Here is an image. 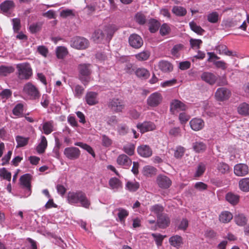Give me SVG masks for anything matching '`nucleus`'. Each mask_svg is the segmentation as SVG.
Returning a JSON list of instances; mask_svg holds the SVG:
<instances>
[{
	"instance_id": "nucleus-52",
	"label": "nucleus",
	"mask_w": 249,
	"mask_h": 249,
	"mask_svg": "<svg viewBox=\"0 0 249 249\" xmlns=\"http://www.w3.org/2000/svg\"><path fill=\"white\" fill-rule=\"evenodd\" d=\"M156 169L150 166H145L143 168V174L144 176H149L155 173Z\"/></svg>"
},
{
	"instance_id": "nucleus-15",
	"label": "nucleus",
	"mask_w": 249,
	"mask_h": 249,
	"mask_svg": "<svg viewBox=\"0 0 249 249\" xmlns=\"http://www.w3.org/2000/svg\"><path fill=\"white\" fill-rule=\"evenodd\" d=\"M201 78L203 81L211 85L214 84L217 79V76L210 72H204L201 75Z\"/></svg>"
},
{
	"instance_id": "nucleus-33",
	"label": "nucleus",
	"mask_w": 249,
	"mask_h": 249,
	"mask_svg": "<svg viewBox=\"0 0 249 249\" xmlns=\"http://www.w3.org/2000/svg\"><path fill=\"white\" fill-rule=\"evenodd\" d=\"M232 214L229 212L222 213L219 215V220L224 223L229 222L232 218Z\"/></svg>"
},
{
	"instance_id": "nucleus-39",
	"label": "nucleus",
	"mask_w": 249,
	"mask_h": 249,
	"mask_svg": "<svg viewBox=\"0 0 249 249\" xmlns=\"http://www.w3.org/2000/svg\"><path fill=\"white\" fill-rule=\"evenodd\" d=\"M109 184L112 189H118L122 187V182L116 178H113L110 179Z\"/></svg>"
},
{
	"instance_id": "nucleus-50",
	"label": "nucleus",
	"mask_w": 249,
	"mask_h": 249,
	"mask_svg": "<svg viewBox=\"0 0 249 249\" xmlns=\"http://www.w3.org/2000/svg\"><path fill=\"white\" fill-rule=\"evenodd\" d=\"M28 138H24L23 137L18 136L16 137V141L18 143L17 147H22L26 145L28 142Z\"/></svg>"
},
{
	"instance_id": "nucleus-49",
	"label": "nucleus",
	"mask_w": 249,
	"mask_h": 249,
	"mask_svg": "<svg viewBox=\"0 0 249 249\" xmlns=\"http://www.w3.org/2000/svg\"><path fill=\"white\" fill-rule=\"evenodd\" d=\"M173 13L178 16H183L186 14V10L182 7L175 6L172 9Z\"/></svg>"
},
{
	"instance_id": "nucleus-18",
	"label": "nucleus",
	"mask_w": 249,
	"mask_h": 249,
	"mask_svg": "<svg viewBox=\"0 0 249 249\" xmlns=\"http://www.w3.org/2000/svg\"><path fill=\"white\" fill-rule=\"evenodd\" d=\"M138 154L144 158L150 157L152 155V150L151 148L146 145H142L137 148Z\"/></svg>"
},
{
	"instance_id": "nucleus-61",
	"label": "nucleus",
	"mask_w": 249,
	"mask_h": 249,
	"mask_svg": "<svg viewBox=\"0 0 249 249\" xmlns=\"http://www.w3.org/2000/svg\"><path fill=\"white\" fill-rule=\"evenodd\" d=\"M151 210L156 213L157 216H158V215H159L163 214L161 213L163 211V208L159 205H155L151 207Z\"/></svg>"
},
{
	"instance_id": "nucleus-7",
	"label": "nucleus",
	"mask_w": 249,
	"mask_h": 249,
	"mask_svg": "<svg viewBox=\"0 0 249 249\" xmlns=\"http://www.w3.org/2000/svg\"><path fill=\"white\" fill-rule=\"evenodd\" d=\"M162 97L160 93L156 92L151 94L147 99V104L151 107H156L160 104Z\"/></svg>"
},
{
	"instance_id": "nucleus-44",
	"label": "nucleus",
	"mask_w": 249,
	"mask_h": 249,
	"mask_svg": "<svg viewBox=\"0 0 249 249\" xmlns=\"http://www.w3.org/2000/svg\"><path fill=\"white\" fill-rule=\"evenodd\" d=\"M150 55V53L148 51L142 52L135 55V57L139 61H145L147 60Z\"/></svg>"
},
{
	"instance_id": "nucleus-20",
	"label": "nucleus",
	"mask_w": 249,
	"mask_h": 249,
	"mask_svg": "<svg viewBox=\"0 0 249 249\" xmlns=\"http://www.w3.org/2000/svg\"><path fill=\"white\" fill-rule=\"evenodd\" d=\"M23 90L25 92L33 98H35L38 96L39 93L36 88L30 83L24 86Z\"/></svg>"
},
{
	"instance_id": "nucleus-12",
	"label": "nucleus",
	"mask_w": 249,
	"mask_h": 249,
	"mask_svg": "<svg viewBox=\"0 0 249 249\" xmlns=\"http://www.w3.org/2000/svg\"><path fill=\"white\" fill-rule=\"evenodd\" d=\"M249 173V167L247 165L243 163L236 164L234 167V173L238 177L244 176Z\"/></svg>"
},
{
	"instance_id": "nucleus-42",
	"label": "nucleus",
	"mask_w": 249,
	"mask_h": 249,
	"mask_svg": "<svg viewBox=\"0 0 249 249\" xmlns=\"http://www.w3.org/2000/svg\"><path fill=\"white\" fill-rule=\"evenodd\" d=\"M76 146H78L86 150L89 154H90L93 157H95V154L92 149V148L89 145L86 143H84L82 142H77L74 143Z\"/></svg>"
},
{
	"instance_id": "nucleus-26",
	"label": "nucleus",
	"mask_w": 249,
	"mask_h": 249,
	"mask_svg": "<svg viewBox=\"0 0 249 249\" xmlns=\"http://www.w3.org/2000/svg\"><path fill=\"white\" fill-rule=\"evenodd\" d=\"M225 198L232 205H236L239 201V196L231 192L228 193L225 196Z\"/></svg>"
},
{
	"instance_id": "nucleus-23",
	"label": "nucleus",
	"mask_w": 249,
	"mask_h": 249,
	"mask_svg": "<svg viewBox=\"0 0 249 249\" xmlns=\"http://www.w3.org/2000/svg\"><path fill=\"white\" fill-rule=\"evenodd\" d=\"M170 245L176 248H179L183 244V238L178 235L171 236L169 239Z\"/></svg>"
},
{
	"instance_id": "nucleus-27",
	"label": "nucleus",
	"mask_w": 249,
	"mask_h": 249,
	"mask_svg": "<svg viewBox=\"0 0 249 249\" xmlns=\"http://www.w3.org/2000/svg\"><path fill=\"white\" fill-rule=\"evenodd\" d=\"M237 112L243 116H249V104L245 102L241 103L237 107Z\"/></svg>"
},
{
	"instance_id": "nucleus-30",
	"label": "nucleus",
	"mask_w": 249,
	"mask_h": 249,
	"mask_svg": "<svg viewBox=\"0 0 249 249\" xmlns=\"http://www.w3.org/2000/svg\"><path fill=\"white\" fill-rule=\"evenodd\" d=\"M15 71V68L13 66H0V76H6L9 74L13 73Z\"/></svg>"
},
{
	"instance_id": "nucleus-21",
	"label": "nucleus",
	"mask_w": 249,
	"mask_h": 249,
	"mask_svg": "<svg viewBox=\"0 0 249 249\" xmlns=\"http://www.w3.org/2000/svg\"><path fill=\"white\" fill-rule=\"evenodd\" d=\"M117 163L121 166L128 167L132 163L131 160L126 155H120L117 159Z\"/></svg>"
},
{
	"instance_id": "nucleus-37",
	"label": "nucleus",
	"mask_w": 249,
	"mask_h": 249,
	"mask_svg": "<svg viewBox=\"0 0 249 249\" xmlns=\"http://www.w3.org/2000/svg\"><path fill=\"white\" fill-rule=\"evenodd\" d=\"M193 147L194 150L197 153L203 152L206 148V144L201 142H196L193 143Z\"/></svg>"
},
{
	"instance_id": "nucleus-3",
	"label": "nucleus",
	"mask_w": 249,
	"mask_h": 249,
	"mask_svg": "<svg viewBox=\"0 0 249 249\" xmlns=\"http://www.w3.org/2000/svg\"><path fill=\"white\" fill-rule=\"evenodd\" d=\"M107 106L113 112L119 113L123 111L125 105L123 100L118 98H113L109 100Z\"/></svg>"
},
{
	"instance_id": "nucleus-36",
	"label": "nucleus",
	"mask_w": 249,
	"mask_h": 249,
	"mask_svg": "<svg viewBox=\"0 0 249 249\" xmlns=\"http://www.w3.org/2000/svg\"><path fill=\"white\" fill-rule=\"evenodd\" d=\"M135 73L138 77L144 79L148 78L150 76L149 72L144 68L138 69L136 71Z\"/></svg>"
},
{
	"instance_id": "nucleus-5",
	"label": "nucleus",
	"mask_w": 249,
	"mask_h": 249,
	"mask_svg": "<svg viewBox=\"0 0 249 249\" xmlns=\"http://www.w3.org/2000/svg\"><path fill=\"white\" fill-rule=\"evenodd\" d=\"M71 45L74 48L83 50L88 47L89 41L85 37L76 36L71 40Z\"/></svg>"
},
{
	"instance_id": "nucleus-38",
	"label": "nucleus",
	"mask_w": 249,
	"mask_h": 249,
	"mask_svg": "<svg viewBox=\"0 0 249 249\" xmlns=\"http://www.w3.org/2000/svg\"><path fill=\"white\" fill-rule=\"evenodd\" d=\"M115 211H118L117 213L118 217L120 222H124V219L128 215V212L122 208H119Z\"/></svg>"
},
{
	"instance_id": "nucleus-10",
	"label": "nucleus",
	"mask_w": 249,
	"mask_h": 249,
	"mask_svg": "<svg viewBox=\"0 0 249 249\" xmlns=\"http://www.w3.org/2000/svg\"><path fill=\"white\" fill-rule=\"evenodd\" d=\"M156 182L159 187L162 189L168 188L172 184V181L168 177L162 175L158 176Z\"/></svg>"
},
{
	"instance_id": "nucleus-59",
	"label": "nucleus",
	"mask_w": 249,
	"mask_h": 249,
	"mask_svg": "<svg viewBox=\"0 0 249 249\" xmlns=\"http://www.w3.org/2000/svg\"><path fill=\"white\" fill-rule=\"evenodd\" d=\"M84 89L80 85H76L75 87L74 95L77 98H80L84 93Z\"/></svg>"
},
{
	"instance_id": "nucleus-63",
	"label": "nucleus",
	"mask_w": 249,
	"mask_h": 249,
	"mask_svg": "<svg viewBox=\"0 0 249 249\" xmlns=\"http://www.w3.org/2000/svg\"><path fill=\"white\" fill-rule=\"evenodd\" d=\"M153 237L154 238L156 244L158 246H160L162 244L163 239L166 237V235H162L161 234H152Z\"/></svg>"
},
{
	"instance_id": "nucleus-24",
	"label": "nucleus",
	"mask_w": 249,
	"mask_h": 249,
	"mask_svg": "<svg viewBox=\"0 0 249 249\" xmlns=\"http://www.w3.org/2000/svg\"><path fill=\"white\" fill-rule=\"evenodd\" d=\"M190 124L192 129L198 131L203 127L204 122L200 119L195 118L190 121Z\"/></svg>"
},
{
	"instance_id": "nucleus-62",
	"label": "nucleus",
	"mask_w": 249,
	"mask_h": 249,
	"mask_svg": "<svg viewBox=\"0 0 249 249\" xmlns=\"http://www.w3.org/2000/svg\"><path fill=\"white\" fill-rule=\"evenodd\" d=\"M60 16L63 18H66L68 17H74L75 15L73 13V11L71 9L63 10L60 12Z\"/></svg>"
},
{
	"instance_id": "nucleus-13",
	"label": "nucleus",
	"mask_w": 249,
	"mask_h": 249,
	"mask_svg": "<svg viewBox=\"0 0 249 249\" xmlns=\"http://www.w3.org/2000/svg\"><path fill=\"white\" fill-rule=\"evenodd\" d=\"M117 28L115 25H108L104 28V33L105 35V39L109 42L111 39L114 33L117 30Z\"/></svg>"
},
{
	"instance_id": "nucleus-41",
	"label": "nucleus",
	"mask_w": 249,
	"mask_h": 249,
	"mask_svg": "<svg viewBox=\"0 0 249 249\" xmlns=\"http://www.w3.org/2000/svg\"><path fill=\"white\" fill-rule=\"evenodd\" d=\"M189 25L191 30L198 35H202L205 32L204 29L194 21L190 22Z\"/></svg>"
},
{
	"instance_id": "nucleus-17",
	"label": "nucleus",
	"mask_w": 249,
	"mask_h": 249,
	"mask_svg": "<svg viewBox=\"0 0 249 249\" xmlns=\"http://www.w3.org/2000/svg\"><path fill=\"white\" fill-rule=\"evenodd\" d=\"M170 220L166 214L158 215L157 216V224L160 228H165L169 225Z\"/></svg>"
},
{
	"instance_id": "nucleus-28",
	"label": "nucleus",
	"mask_w": 249,
	"mask_h": 249,
	"mask_svg": "<svg viewBox=\"0 0 249 249\" xmlns=\"http://www.w3.org/2000/svg\"><path fill=\"white\" fill-rule=\"evenodd\" d=\"M43 132L49 135L53 131V122L52 121L45 122L42 125Z\"/></svg>"
},
{
	"instance_id": "nucleus-58",
	"label": "nucleus",
	"mask_w": 249,
	"mask_h": 249,
	"mask_svg": "<svg viewBox=\"0 0 249 249\" xmlns=\"http://www.w3.org/2000/svg\"><path fill=\"white\" fill-rule=\"evenodd\" d=\"M188 220L186 218H183L177 226V230L185 231L188 228Z\"/></svg>"
},
{
	"instance_id": "nucleus-57",
	"label": "nucleus",
	"mask_w": 249,
	"mask_h": 249,
	"mask_svg": "<svg viewBox=\"0 0 249 249\" xmlns=\"http://www.w3.org/2000/svg\"><path fill=\"white\" fill-rule=\"evenodd\" d=\"M185 149L184 147L179 146L177 147L174 152V156L177 159L181 158L184 155Z\"/></svg>"
},
{
	"instance_id": "nucleus-54",
	"label": "nucleus",
	"mask_w": 249,
	"mask_h": 249,
	"mask_svg": "<svg viewBox=\"0 0 249 249\" xmlns=\"http://www.w3.org/2000/svg\"><path fill=\"white\" fill-rule=\"evenodd\" d=\"M42 23L38 22L31 24L29 27V30L31 33L35 34L39 31L41 28Z\"/></svg>"
},
{
	"instance_id": "nucleus-48",
	"label": "nucleus",
	"mask_w": 249,
	"mask_h": 249,
	"mask_svg": "<svg viewBox=\"0 0 249 249\" xmlns=\"http://www.w3.org/2000/svg\"><path fill=\"white\" fill-rule=\"evenodd\" d=\"M123 151L128 156H132L134 153L135 145L131 143H129L123 146Z\"/></svg>"
},
{
	"instance_id": "nucleus-55",
	"label": "nucleus",
	"mask_w": 249,
	"mask_h": 249,
	"mask_svg": "<svg viewBox=\"0 0 249 249\" xmlns=\"http://www.w3.org/2000/svg\"><path fill=\"white\" fill-rule=\"evenodd\" d=\"M206 169L205 165L204 163H199L195 174V177H199L201 176L205 172Z\"/></svg>"
},
{
	"instance_id": "nucleus-53",
	"label": "nucleus",
	"mask_w": 249,
	"mask_h": 249,
	"mask_svg": "<svg viewBox=\"0 0 249 249\" xmlns=\"http://www.w3.org/2000/svg\"><path fill=\"white\" fill-rule=\"evenodd\" d=\"M0 177L3 179L10 181L11 178V174L8 172L5 168L0 169Z\"/></svg>"
},
{
	"instance_id": "nucleus-45",
	"label": "nucleus",
	"mask_w": 249,
	"mask_h": 249,
	"mask_svg": "<svg viewBox=\"0 0 249 249\" xmlns=\"http://www.w3.org/2000/svg\"><path fill=\"white\" fill-rule=\"evenodd\" d=\"M184 46L181 44H176L172 49L171 51V54L176 57H178L179 55V52L183 50Z\"/></svg>"
},
{
	"instance_id": "nucleus-22",
	"label": "nucleus",
	"mask_w": 249,
	"mask_h": 249,
	"mask_svg": "<svg viewBox=\"0 0 249 249\" xmlns=\"http://www.w3.org/2000/svg\"><path fill=\"white\" fill-rule=\"evenodd\" d=\"M91 38L94 42L101 43L105 39V33L100 29L96 30L92 34Z\"/></svg>"
},
{
	"instance_id": "nucleus-4",
	"label": "nucleus",
	"mask_w": 249,
	"mask_h": 249,
	"mask_svg": "<svg viewBox=\"0 0 249 249\" xmlns=\"http://www.w3.org/2000/svg\"><path fill=\"white\" fill-rule=\"evenodd\" d=\"M78 70L81 75L80 80L85 85L89 81V76L91 73L90 65L89 64H81L78 66Z\"/></svg>"
},
{
	"instance_id": "nucleus-9",
	"label": "nucleus",
	"mask_w": 249,
	"mask_h": 249,
	"mask_svg": "<svg viewBox=\"0 0 249 249\" xmlns=\"http://www.w3.org/2000/svg\"><path fill=\"white\" fill-rule=\"evenodd\" d=\"M231 95L229 89L225 88H218L215 93V97L217 100L223 101L228 99Z\"/></svg>"
},
{
	"instance_id": "nucleus-11",
	"label": "nucleus",
	"mask_w": 249,
	"mask_h": 249,
	"mask_svg": "<svg viewBox=\"0 0 249 249\" xmlns=\"http://www.w3.org/2000/svg\"><path fill=\"white\" fill-rule=\"evenodd\" d=\"M31 178L32 176L29 174H24L20 178V181L21 185L27 189V196H29L31 194Z\"/></svg>"
},
{
	"instance_id": "nucleus-47",
	"label": "nucleus",
	"mask_w": 249,
	"mask_h": 249,
	"mask_svg": "<svg viewBox=\"0 0 249 249\" xmlns=\"http://www.w3.org/2000/svg\"><path fill=\"white\" fill-rule=\"evenodd\" d=\"M207 20L212 23H216L219 20V14L216 12H213L207 15Z\"/></svg>"
},
{
	"instance_id": "nucleus-19",
	"label": "nucleus",
	"mask_w": 249,
	"mask_h": 249,
	"mask_svg": "<svg viewBox=\"0 0 249 249\" xmlns=\"http://www.w3.org/2000/svg\"><path fill=\"white\" fill-rule=\"evenodd\" d=\"M97 96L98 94L95 92H88L85 96V100L87 103L90 106L97 104L98 103Z\"/></svg>"
},
{
	"instance_id": "nucleus-14",
	"label": "nucleus",
	"mask_w": 249,
	"mask_h": 249,
	"mask_svg": "<svg viewBox=\"0 0 249 249\" xmlns=\"http://www.w3.org/2000/svg\"><path fill=\"white\" fill-rule=\"evenodd\" d=\"M186 109V105L181 101L175 100L171 103L170 111L175 113V111L185 110Z\"/></svg>"
},
{
	"instance_id": "nucleus-25",
	"label": "nucleus",
	"mask_w": 249,
	"mask_h": 249,
	"mask_svg": "<svg viewBox=\"0 0 249 249\" xmlns=\"http://www.w3.org/2000/svg\"><path fill=\"white\" fill-rule=\"evenodd\" d=\"M159 68L164 72H169L173 70V67L171 63L167 61H160L158 64Z\"/></svg>"
},
{
	"instance_id": "nucleus-1",
	"label": "nucleus",
	"mask_w": 249,
	"mask_h": 249,
	"mask_svg": "<svg viewBox=\"0 0 249 249\" xmlns=\"http://www.w3.org/2000/svg\"><path fill=\"white\" fill-rule=\"evenodd\" d=\"M67 198L68 202L71 204L80 203L81 205L85 208H89L90 205V202L87 198L86 194L81 191L69 192L67 194Z\"/></svg>"
},
{
	"instance_id": "nucleus-60",
	"label": "nucleus",
	"mask_w": 249,
	"mask_h": 249,
	"mask_svg": "<svg viewBox=\"0 0 249 249\" xmlns=\"http://www.w3.org/2000/svg\"><path fill=\"white\" fill-rule=\"evenodd\" d=\"M169 134L174 137L179 136L181 135V130L179 127H173L170 129Z\"/></svg>"
},
{
	"instance_id": "nucleus-43",
	"label": "nucleus",
	"mask_w": 249,
	"mask_h": 249,
	"mask_svg": "<svg viewBox=\"0 0 249 249\" xmlns=\"http://www.w3.org/2000/svg\"><path fill=\"white\" fill-rule=\"evenodd\" d=\"M236 223L239 226H244L246 224L247 219L243 214H238L234 217Z\"/></svg>"
},
{
	"instance_id": "nucleus-34",
	"label": "nucleus",
	"mask_w": 249,
	"mask_h": 249,
	"mask_svg": "<svg viewBox=\"0 0 249 249\" xmlns=\"http://www.w3.org/2000/svg\"><path fill=\"white\" fill-rule=\"evenodd\" d=\"M216 168L218 172L222 174H227L230 171L229 165L223 162L218 163L216 166Z\"/></svg>"
},
{
	"instance_id": "nucleus-32",
	"label": "nucleus",
	"mask_w": 249,
	"mask_h": 249,
	"mask_svg": "<svg viewBox=\"0 0 249 249\" xmlns=\"http://www.w3.org/2000/svg\"><path fill=\"white\" fill-rule=\"evenodd\" d=\"M68 53V52L67 48L63 46H59L56 49V54L58 59L64 58Z\"/></svg>"
},
{
	"instance_id": "nucleus-64",
	"label": "nucleus",
	"mask_w": 249,
	"mask_h": 249,
	"mask_svg": "<svg viewBox=\"0 0 249 249\" xmlns=\"http://www.w3.org/2000/svg\"><path fill=\"white\" fill-rule=\"evenodd\" d=\"M102 141L103 145L106 147H108L112 144V140L105 135L102 136Z\"/></svg>"
},
{
	"instance_id": "nucleus-16",
	"label": "nucleus",
	"mask_w": 249,
	"mask_h": 249,
	"mask_svg": "<svg viewBox=\"0 0 249 249\" xmlns=\"http://www.w3.org/2000/svg\"><path fill=\"white\" fill-rule=\"evenodd\" d=\"M137 127L142 133L153 130L156 127L155 125L151 122H144L142 124H138Z\"/></svg>"
},
{
	"instance_id": "nucleus-56",
	"label": "nucleus",
	"mask_w": 249,
	"mask_h": 249,
	"mask_svg": "<svg viewBox=\"0 0 249 249\" xmlns=\"http://www.w3.org/2000/svg\"><path fill=\"white\" fill-rule=\"evenodd\" d=\"M23 106L21 104H17L13 109V113L16 116L20 115L23 111Z\"/></svg>"
},
{
	"instance_id": "nucleus-2",
	"label": "nucleus",
	"mask_w": 249,
	"mask_h": 249,
	"mask_svg": "<svg viewBox=\"0 0 249 249\" xmlns=\"http://www.w3.org/2000/svg\"><path fill=\"white\" fill-rule=\"evenodd\" d=\"M16 69L17 76L20 80H28L33 74L32 68L28 63L18 64Z\"/></svg>"
},
{
	"instance_id": "nucleus-6",
	"label": "nucleus",
	"mask_w": 249,
	"mask_h": 249,
	"mask_svg": "<svg viewBox=\"0 0 249 249\" xmlns=\"http://www.w3.org/2000/svg\"><path fill=\"white\" fill-rule=\"evenodd\" d=\"M64 154L69 160H74L80 157V151L75 147H67L64 149Z\"/></svg>"
},
{
	"instance_id": "nucleus-29",
	"label": "nucleus",
	"mask_w": 249,
	"mask_h": 249,
	"mask_svg": "<svg viewBox=\"0 0 249 249\" xmlns=\"http://www.w3.org/2000/svg\"><path fill=\"white\" fill-rule=\"evenodd\" d=\"M15 7V4L13 1L5 0L1 3L0 5V9L3 12H7Z\"/></svg>"
},
{
	"instance_id": "nucleus-46",
	"label": "nucleus",
	"mask_w": 249,
	"mask_h": 249,
	"mask_svg": "<svg viewBox=\"0 0 249 249\" xmlns=\"http://www.w3.org/2000/svg\"><path fill=\"white\" fill-rule=\"evenodd\" d=\"M126 188L130 192L136 191L140 187L139 183L137 182L134 181H127L126 185Z\"/></svg>"
},
{
	"instance_id": "nucleus-8",
	"label": "nucleus",
	"mask_w": 249,
	"mask_h": 249,
	"mask_svg": "<svg viewBox=\"0 0 249 249\" xmlns=\"http://www.w3.org/2000/svg\"><path fill=\"white\" fill-rule=\"evenodd\" d=\"M128 42L129 45L135 49L140 48L143 43L142 38L136 34H133L130 36Z\"/></svg>"
},
{
	"instance_id": "nucleus-51",
	"label": "nucleus",
	"mask_w": 249,
	"mask_h": 249,
	"mask_svg": "<svg viewBox=\"0 0 249 249\" xmlns=\"http://www.w3.org/2000/svg\"><path fill=\"white\" fill-rule=\"evenodd\" d=\"M135 19L136 22L140 25H143L146 21L145 15L142 13H138L136 14Z\"/></svg>"
},
{
	"instance_id": "nucleus-31",
	"label": "nucleus",
	"mask_w": 249,
	"mask_h": 249,
	"mask_svg": "<svg viewBox=\"0 0 249 249\" xmlns=\"http://www.w3.org/2000/svg\"><path fill=\"white\" fill-rule=\"evenodd\" d=\"M47 146V141L45 136H42L40 142L36 147V151L39 154L44 152Z\"/></svg>"
},
{
	"instance_id": "nucleus-35",
	"label": "nucleus",
	"mask_w": 249,
	"mask_h": 249,
	"mask_svg": "<svg viewBox=\"0 0 249 249\" xmlns=\"http://www.w3.org/2000/svg\"><path fill=\"white\" fill-rule=\"evenodd\" d=\"M240 189L244 192L249 191V178L241 179L239 182Z\"/></svg>"
},
{
	"instance_id": "nucleus-40",
	"label": "nucleus",
	"mask_w": 249,
	"mask_h": 249,
	"mask_svg": "<svg viewBox=\"0 0 249 249\" xmlns=\"http://www.w3.org/2000/svg\"><path fill=\"white\" fill-rule=\"evenodd\" d=\"M149 30L152 33L157 32L160 27V23L154 19H150L149 20Z\"/></svg>"
}]
</instances>
